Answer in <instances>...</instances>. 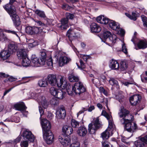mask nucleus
<instances>
[{
    "mask_svg": "<svg viewBox=\"0 0 147 147\" xmlns=\"http://www.w3.org/2000/svg\"><path fill=\"white\" fill-rule=\"evenodd\" d=\"M118 114L120 123L124 125L125 130L131 133L130 136L128 138H129L132 136V133L138 129L137 124L132 122L134 120V116L123 107H121Z\"/></svg>",
    "mask_w": 147,
    "mask_h": 147,
    "instance_id": "1",
    "label": "nucleus"
},
{
    "mask_svg": "<svg viewBox=\"0 0 147 147\" xmlns=\"http://www.w3.org/2000/svg\"><path fill=\"white\" fill-rule=\"evenodd\" d=\"M16 0H9V2L3 6V7L9 14L12 20L14 25L18 31L21 30L22 27L20 26L21 21L19 17L16 13V9L12 5Z\"/></svg>",
    "mask_w": 147,
    "mask_h": 147,
    "instance_id": "2",
    "label": "nucleus"
},
{
    "mask_svg": "<svg viewBox=\"0 0 147 147\" xmlns=\"http://www.w3.org/2000/svg\"><path fill=\"white\" fill-rule=\"evenodd\" d=\"M40 123L43 129V137L48 144H51L54 138L51 129V125L49 121L45 119H41Z\"/></svg>",
    "mask_w": 147,
    "mask_h": 147,
    "instance_id": "3",
    "label": "nucleus"
},
{
    "mask_svg": "<svg viewBox=\"0 0 147 147\" xmlns=\"http://www.w3.org/2000/svg\"><path fill=\"white\" fill-rule=\"evenodd\" d=\"M47 81L51 86H55L57 84V86L65 89L67 87V83L64 76H58L57 78L56 76L49 74L47 78Z\"/></svg>",
    "mask_w": 147,
    "mask_h": 147,
    "instance_id": "4",
    "label": "nucleus"
},
{
    "mask_svg": "<svg viewBox=\"0 0 147 147\" xmlns=\"http://www.w3.org/2000/svg\"><path fill=\"white\" fill-rule=\"evenodd\" d=\"M101 115L106 117L108 120V128L101 134V137L103 139L106 140L109 137L110 131H111L112 134H113L112 131L114 130L115 125L113 123V121L111 115H109L104 110L102 111Z\"/></svg>",
    "mask_w": 147,
    "mask_h": 147,
    "instance_id": "5",
    "label": "nucleus"
},
{
    "mask_svg": "<svg viewBox=\"0 0 147 147\" xmlns=\"http://www.w3.org/2000/svg\"><path fill=\"white\" fill-rule=\"evenodd\" d=\"M66 88L67 92L69 95H71L73 92L80 95L85 91V88L83 84L80 82L76 83L73 86L69 84H67Z\"/></svg>",
    "mask_w": 147,
    "mask_h": 147,
    "instance_id": "6",
    "label": "nucleus"
},
{
    "mask_svg": "<svg viewBox=\"0 0 147 147\" xmlns=\"http://www.w3.org/2000/svg\"><path fill=\"white\" fill-rule=\"evenodd\" d=\"M107 24H108L109 26L112 29L115 30L117 32V33L118 34L123 36L125 34L124 30L120 28L119 24L113 20H109L107 18Z\"/></svg>",
    "mask_w": 147,
    "mask_h": 147,
    "instance_id": "7",
    "label": "nucleus"
},
{
    "mask_svg": "<svg viewBox=\"0 0 147 147\" xmlns=\"http://www.w3.org/2000/svg\"><path fill=\"white\" fill-rule=\"evenodd\" d=\"M101 125V123L99 121L98 117L96 118L94 122L89 125V132L90 134H94L96 131L100 127Z\"/></svg>",
    "mask_w": 147,
    "mask_h": 147,
    "instance_id": "8",
    "label": "nucleus"
},
{
    "mask_svg": "<svg viewBox=\"0 0 147 147\" xmlns=\"http://www.w3.org/2000/svg\"><path fill=\"white\" fill-rule=\"evenodd\" d=\"M103 37L104 39H107L110 44H114L117 40L116 35H112L111 32L108 31H105L103 32Z\"/></svg>",
    "mask_w": 147,
    "mask_h": 147,
    "instance_id": "9",
    "label": "nucleus"
},
{
    "mask_svg": "<svg viewBox=\"0 0 147 147\" xmlns=\"http://www.w3.org/2000/svg\"><path fill=\"white\" fill-rule=\"evenodd\" d=\"M23 139H25L33 142L34 140V137L31 131L27 130H24L22 134Z\"/></svg>",
    "mask_w": 147,
    "mask_h": 147,
    "instance_id": "10",
    "label": "nucleus"
},
{
    "mask_svg": "<svg viewBox=\"0 0 147 147\" xmlns=\"http://www.w3.org/2000/svg\"><path fill=\"white\" fill-rule=\"evenodd\" d=\"M136 147H145V144H147V136L144 137H140L138 140L135 142Z\"/></svg>",
    "mask_w": 147,
    "mask_h": 147,
    "instance_id": "11",
    "label": "nucleus"
},
{
    "mask_svg": "<svg viewBox=\"0 0 147 147\" xmlns=\"http://www.w3.org/2000/svg\"><path fill=\"white\" fill-rule=\"evenodd\" d=\"M66 111L64 107H62L57 109L56 112V116L59 119H63L66 116Z\"/></svg>",
    "mask_w": 147,
    "mask_h": 147,
    "instance_id": "12",
    "label": "nucleus"
},
{
    "mask_svg": "<svg viewBox=\"0 0 147 147\" xmlns=\"http://www.w3.org/2000/svg\"><path fill=\"white\" fill-rule=\"evenodd\" d=\"M141 99V97L139 94H136L129 98V101L132 105H136L138 104Z\"/></svg>",
    "mask_w": 147,
    "mask_h": 147,
    "instance_id": "13",
    "label": "nucleus"
},
{
    "mask_svg": "<svg viewBox=\"0 0 147 147\" xmlns=\"http://www.w3.org/2000/svg\"><path fill=\"white\" fill-rule=\"evenodd\" d=\"M68 20L67 18H64L61 20V23L57 24V26L61 30H65L69 27L68 24Z\"/></svg>",
    "mask_w": 147,
    "mask_h": 147,
    "instance_id": "14",
    "label": "nucleus"
},
{
    "mask_svg": "<svg viewBox=\"0 0 147 147\" xmlns=\"http://www.w3.org/2000/svg\"><path fill=\"white\" fill-rule=\"evenodd\" d=\"M27 50L26 49H19L17 52V55L19 59H22L27 57Z\"/></svg>",
    "mask_w": 147,
    "mask_h": 147,
    "instance_id": "15",
    "label": "nucleus"
},
{
    "mask_svg": "<svg viewBox=\"0 0 147 147\" xmlns=\"http://www.w3.org/2000/svg\"><path fill=\"white\" fill-rule=\"evenodd\" d=\"M71 61V59L69 57L66 56L61 57L59 59V66L61 67L65 64L68 63Z\"/></svg>",
    "mask_w": 147,
    "mask_h": 147,
    "instance_id": "16",
    "label": "nucleus"
},
{
    "mask_svg": "<svg viewBox=\"0 0 147 147\" xmlns=\"http://www.w3.org/2000/svg\"><path fill=\"white\" fill-rule=\"evenodd\" d=\"M38 102L45 109L47 108L48 107L49 105L48 102L45 97L42 95L38 99Z\"/></svg>",
    "mask_w": 147,
    "mask_h": 147,
    "instance_id": "17",
    "label": "nucleus"
},
{
    "mask_svg": "<svg viewBox=\"0 0 147 147\" xmlns=\"http://www.w3.org/2000/svg\"><path fill=\"white\" fill-rule=\"evenodd\" d=\"M91 31L92 32L98 33L100 32L101 29V27L97 24L93 23L90 25Z\"/></svg>",
    "mask_w": 147,
    "mask_h": 147,
    "instance_id": "18",
    "label": "nucleus"
},
{
    "mask_svg": "<svg viewBox=\"0 0 147 147\" xmlns=\"http://www.w3.org/2000/svg\"><path fill=\"white\" fill-rule=\"evenodd\" d=\"M32 64H33L32 65L36 67H39L41 65H43L41 64V61L40 62L39 61L38 59L35 57V56L32 55L31 57Z\"/></svg>",
    "mask_w": 147,
    "mask_h": 147,
    "instance_id": "19",
    "label": "nucleus"
},
{
    "mask_svg": "<svg viewBox=\"0 0 147 147\" xmlns=\"http://www.w3.org/2000/svg\"><path fill=\"white\" fill-rule=\"evenodd\" d=\"M137 45L140 49H145L147 48V41L145 40H140L137 43Z\"/></svg>",
    "mask_w": 147,
    "mask_h": 147,
    "instance_id": "20",
    "label": "nucleus"
},
{
    "mask_svg": "<svg viewBox=\"0 0 147 147\" xmlns=\"http://www.w3.org/2000/svg\"><path fill=\"white\" fill-rule=\"evenodd\" d=\"M66 35L71 42L72 40L74 39L76 37V34L74 31L72 30L71 29H69L67 31Z\"/></svg>",
    "mask_w": 147,
    "mask_h": 147,
    "instance_id": "21",
    "label": "nucleus"
},
{
    "mask_svg": "<svg viewBox=\"0 0 147 147\" xmlns=\"http://www.w3.org/2000/svg\"><path fill=\"white\" fill-rule=\"evenodd\" d=\"M62 131L65 134L69 136L72 133L73 130L70 126L65 125L63 127Z\"/></svg>",
    "mask_w": 147,
    "mask_h": 147,
    "instance_id": "22",
    "label": "nucleus"
},
{
    "mask_svg": "<svg viewBox=\"0 0 147 147\" xmlns=\"http://www.w3.org/2000/svg\"><path fill=\"white\" fill-rule=\"evenodd\" d=\"M42 96L40 93H36L34 92H30L29 93V98L30 99H35L38 101V99Z\"/></svg>",
    "mask_w": 147,
    "mask_h": 147,
    "instance_id": "23",
    "label": "nucleus"
},
{
    "mask_svg": "<svg viewBox=\"0 0 147 147\" xmlns=\"http://www.w3.org/2000/svg\"><path fill=\"white\" fill-rule=\"evenodd\" d=\"M11 54V52L9 50L3 51L1 53V57L3 59H6L9 58Z\"/></svg>",
    "mask_w": 147,
    "mask_h": 147,
    "instance_id": "24",
    "label": "nucleus"
},
{
    "mask_svg": "<svg viewBox=\"0 0 147 147\" xmlns=\"http://www.w3.org/2000/svg\"><path fill=\"white\" fill-rule=\"evenodd\" d=\"M110 68L112 69L118 70L119 67V64L115 60L112 59L110 65Z\"/></svg>",
    "mask_w": 147,
    "mask_h": 147,
    "instance_id": "25",
    "label": "nucleus"
},
{
    "mask_svg": "<svg viewBox=\"0 0 147 147\" xmlns=\"http://www.w3.org/2000/svg\"><path fill=\"white\" fill-rule=\"evenodd\" d=\"M8 50L11 53L16 52L18 49L17 45L14 42H12L9 44L8 46Z\"/></svg>",
    "mask_w": 147,
    "mask_h": 147,
    "instance_id": "26",
    "label": "nucleus"
},
{
    "mask_svg": "<svg viewBox=\"0 0 147 147\" xmlns=\"http://www.w3.org/2000/svg\"><path fill=\"white\" fill-rule=\"evenodd\" d=\"M46 52V50L45 49L41 50L40 52V55H41L40 60L41 61L42 65H44L45 64L47 56Z\"/></svg>",
    "mask_w": 147,
    "mask_h": 147,
    "instance_id": "27",
    "label": "nucleus"
},
{
    "mask_svg": "<svg viewBox=\"0 0 147 147\" xmlns=\"http://www.w3.org/2000/svg\"><path fill=\"white\" fill-rule=\"evenodd\" d=\"M87 132L86 129L83 127H80L77 131L78 134L81 136H85Z\"/></svg>",
    "mask_w": 147,
    "mask_h": 147,
    "instance_id": "28",
    "label": "nucleus"
},
{
    "mask_svg": "<svg viewBox=\"0 0 147 147\" xmlns=\"http://www.w3.org/2000/svg\"><path fill=\"white\" fill-rule=\"evenodd\" d=\"M108 18L104 17L103 16H99L96 18V20L98 22L102 24H107L108 22Z\"/></svg>",
    "mask_w": 147,
    "mask_h": 147,
    "instance_id": "29",
    "label": "nucleus"
},
{
    "mask_svg": "<svg viewBox=\"0 0 147 147\" xmlns=\"http://www.w3.org/2000/svg\"><path fill=\"white\" fill-rule=\"evenodd\" d=\"M14 107L18 111H24L26 109V107L23 103L15 104Z\"/></svg>",
    "mask_w": 147,
    "mask_h": 147,
    "instance_id": "30",
    "label": "nucleus"
},
{
    "mask_svg": "<svg viewBox=\"0 0 147 147\" xmlns=\"http://www.w3.org/2000/svg\"><path fill=\"white\" fill-rule=\"evenodd\" d=\"M31 61L28 58L26 57L22 59V65L25 67L29 66L30 64Z\"/></svg>",
    "mask_w": 147,
    "mask_h": 147,
    "instance_id": "31",
    "label": "nucleus"
},
{
    "mask_svg": "<svg viewBox=\"0 0 147 147\" xmlns=\"http://www.w3.org/2000/svg\"><path fill=\"white\" fill-rule=\"evenodd\" d=\"M51 20L50 19H48L47 20V24H45L43 23L40 21H36V22L38 25L41 26L43 27V28H47L48 26L50 25H51V23H50Z\"/></svg>",
    "mask_w": 147,
    "mask_h": 147,
    "instance_id": "32",
    "label": "nucleus"
},
{
    "mask_svg": "<svg viewBox=\"0 0 147 147\" xmlns=\"http://www.w3.org/2000/svg\"><path fill=\"white\" fill-rule=\"evenodd\" d=\"M38 85L40 87H45L48 85V82L47 80L43 79L38 81Z\"/></svg>",
    "mask_w": 147,
    "mask_h": 147,
    "instance_id": "33",
    "label": "nucleus"
},
{
    "mask_svg": "<svg viewBox=\"0 0 147 147\" xmlns=\"http://www.w3.org/2000/svg\"><path fill=\"white\" fill-rule=\"evenodd\" d=\"M65 94V92H63L61 90H59L56 94V96H55V97L59 99H61L64 97V95Z\"/></svg>",
    "mask_w": 147,
    "mask_h": 147,
    "instance_id": "34",
    "label": "nucleus"
},
{
    "mask_svg": "<svg viewBox=\"0 0 147 147\" xmlns=\"http://www.w3.org/2000/svg\"><path fill=\"white\" fill-rule=\"evenodd\" d=\"M69 80L70 82H76L78 81L79 80V78L78 77L71 74L69 76Z\"/></svg>",
    "mask_w": 147,
    "mask_h": 147,
    "instance_id": "35",
    "label": "nucleus"
},
{
    "mask_svg": "<svg viewBox=\"0 0 147 147\" xmlns=\"http://www.w3.org/2000/svg\"><path fill=\"white\" fill-rule=\"evenodd\" d=\"M65 142H63L62 141L63 140H60V142L64 146H68L70 143L71 140L68 136H67L65 138Z\"/></svg>",
    "mask_w": 147,
    "mask_h": 147,
    "instance_id": "36",
    "label": "nucleus"
},
{
    "mask_svg": "<svg viewBox=\"0 0 147 147\" xmlns=\"http://www.w3.org/2000/svg\"><path fill=\"white\" fill-rule=\"evenodd\" d=\"M28 47L29 48L34 47L38 45L37 42L35 41L32 39H30L28 40Z\"/></svg>",
    "mask_w": 147,
    "mask_h": 147,
    "instance_id": "37",
    "label": "nucleus"
},
{
    "mask_svg": "<svg viewBox=\"0 0 147 147\" xmlns=\"http://www.w3.org/2000/svg\"><path fill=\"white\" fill-rule=\"evenodd\" d=\"M125 15L131 20H132L134 21H135L137 19L136 14L134 12H132V15H131L129 13H126Z\"/></svg>",
    "mask_w": 147,
    "mask_h": 147,
    "instance_id": "38",
    "label": "nucleus"
},
{
    "mask_svg": "<svg viewBox=\"0 0 147 147\" xmlns=\"http://www.w3.org/2000/svg\"><path fill=\"white\" fill-rule=\"evenodd\" d=\"M30 141L25 139H23L21 142L20 145L21 147H27L28 146Z\"/></svg>",
    "mask_w": 147,
    "mask_h": 147,
    "instance_id": "39",
    "label": "nucleus"
},
{
    "mask_svg": "<svg viewBox=\"0 0 147 147\" xmlns=\"http://www.w3.org/2000/svg\"><path fill=\"white\" fill-rule=\"evenodd\" d=\"M35 13L41 18H45L46 16L44 11L38 9L36 10L35 11Z\"/></svg>",
    "mask_w": 147,
    "mask_h": 147,
    "instance_id": "40",
    "label": "nucleus"
},
{
    "mask_svg": "<svg viewBox=\"0 0 147 147\" xmlns=\"http://www.w3.org/2000/svg\"><path fill=\"white\" fill-rule=\"evenodd\" d=\"M59 90L54 87H52L50 88V92L51 95L55 96H56V94Z\"/></svg>",
    "mask_w": 147,
    "mask_h": 147,
    "instance_id": "41",
    "label": "nucleus"
},
{
    "mask_svg": "<svg viewBox=\"0 0 147 147\" xmlns=\"http://www.w3.org/2000/svg\"><path fill=\"white\" fill-rule=\"evenodd\" d=\"M33 32L34 34H37L41 33L42 31L41 27H33Z\"/></svg>",
    "mask_w": 147,
    "mask_h": 147,
    "instance_id": "42",
    "label": "nucleus"
},
{
    "mask_svg": "<svg viewBox=\"0 0 147 147\" xmlns=\"http://www.w3.org/2000/svg\"><path fill=\"white\" fill-rule=\"evenodd\" d=\"M21 136H19L16 139L12 141L11 140H9V142L8 143H11L13 144H15L18 143L20 142L21 140Z\"/></svg>",
    "mask_w": 147,
    "mask_h": 147,
    "instance_id": "43",
    "label": "nucleus"
},
{
    "mask_svg": "<svg viewBox=\"0 0 147 147\" xmlns=\"http://www.w3.org/2000/svg\"><path fill=\"white\" fill-rule=\"evenodd\" d=\"M71 125L74 127H77L79 126V123L74 119H72L71 122Z\"/></svg>",
    "mask_w": 147,
    "mask_h": 147,
    "instance_id": "44",
    "label": "nucleus"
},
{
    "mask_svg": "<svg viewBox=\"0 0 147 147\" xmlns=\"http://www.w3.org/2000/svg\"><path fill=\"white\" fill-rule=\"evenodd\" d=\"M127 67V64L125 62H122L121 63L120 69L121 71L126 69Z\"/></svg>",
    "mask_w": 147,
    "mask_h": 147,
    "instance_id": "45",
    "label": "nucleus"
},
{
    "mask_svg": "<svg viewBox=\"0 0 147 147\" xmlns=\"http://www.w3.org/2000/svg\"><path fill=\"white\" fill-rule=\"evenodd\" d=\"M109 82L110 84L112 85L117 86L118 85V83L117 81L115 79L112 78L109 80Z\"/></svg>",
    "mask_w": 147,
    "mask_h": 147,
    "instance_id": "46",
    "label": "nucleus"
},
{
    "mask_svg": "<svg viewBox=\"0 0 147 147\" xmlns=\"http://www.w3.org/2000/svg\"><path fill=\"white\" fill-rule=\"evenodd\" d=\"M49 68H52L53 67V62L52 58H50L46 62Z\"/></svg>",
    "mask_w": 147,
    "mask_h": 147,
    "instance_id": "47",
    "label": "nucleus"
},
{
    "mask_svg": "<svg viewBox=\"0 0 147 147\" xmlns=\"http://www.w3.org/2000/svg\"><path fill=\"white\" fill-rule=\"evenodd\" d=\"M141 77L142 81L143 82H145L147 81V71H146L145 73L142 75Z\"/></svg>",
    "mask_w": 147,
    "mask_h": 147,
    "instance_id": "48",
    "label": "nucleus"
},
{
    "mask_svg": "<svg viewBox=\"0 0 147 147\" xmlns=\"http://www.w3.org/2000/svg\"><path fill=\"white\" fill-rule=\"evenodd\" d=\"M33 27L28 26L26 28V31L27 33L32 35L33 34Z\"/></svg>",
    "mask_w": 147,
    "mask_h": 147,
    "instance_id": "49",
    "label": "nucleus"
},
{
    "mask_svg": "<svg viewBox=\"0 0 147 147\" xmlns=\"http://www.w3.org/2000/svg\"><path fill=\"white\" fill-rule=\"evenodd\" d=\"M122 51L124 52L125 54H127V50L126 48L125 44L124 42L123 41H122Z\"/></svg>",
    "mask_w": 147,
    "mask_h": 147,
    "instance_id": "50",
    "label": "nucleus"
},
{
    "mask_svg": "<svg viewBox=\"0 0 147 147\" xmlns=\"http://www.w3.org/2000/svg\"><path fill=\"white\" fill-rule=\"evenodd\" d=\"M0 31L1 32L0 33V39L2 40H5L6 39V38L2 30L0 29Z\"/></svg>",
    "mask_w": 147,
    "mask_h": 147,
    "instance_id": "51",
    "label": "nucleus"
},
{
    "mask_svg": "<svg viewBox=\"0 0 147 147\" xmlns=\"http://www.w3.org/2000/svg\"><path fill=\"white\" fill-rule=\"evenodd\" d=\"M66 18H67L68 20L69 19H72L74 17V15L69 13H67L65 14Z\"/></svg>",
    "mask_w": 147,
    "mask_h": 147,
    "instance_id": "52",
    "label": "nucleus"
},
{
    "mask_svg": "<svg viewBox=\"0 0 147 147\" xmlns=\"http://www.w3.org/2000/svg\"><path fill=\"white\" fill-rule=\"evenodd\" d=\"M142 20L143 22V24L144 26L147 28V18L145 16H142Z\"/></svg>",
    "mask_w": 147,
    "mask_h": 147,
    "instance_id": "53",
    "label": "nucleus"
},
{
    "mask_svg": "<svg viewBox=\"0 0 147 147\" xmlns=\"http://www.w3.org/2000/svg\"><path fill=\"white\" fill-rule=\"evenodd\" d=\"M80 57H82L84 60L85 61H87V60L90 59L91 57L90 55H80Z\"/></svg>",
    "mask_w": 147,
    "mask_h": 147,
    "instance_id": "54",
    "label": "nucleus"
},
{
    "mask_svg": "<svg viewBox=\"0 0 147 147\" xmlns=\"http://www.w3.org/2000/svg\"><path fill=\"white\" fill-rule=\"evenodd\" d=\"M69 147H80V144L78 142H74L70 144Z\"/></svg>",
    "mask_w": 147,
    "mask_h": 147,
    "instance_id": "55",
    "label": "nucleus"
},
{
    "mask_svg": "<svg viewBox=\"0 0 147 147\" xmlns=\"http://www.w3.org/2000/svg\"><path fill=\"white\" fill-rule=\"evenodd\" d=\"M50 103L51 105H57L58 104L57 100L55 98H52L50 100Z\"/></svg>",
    "mask_w": 147,
    "mask_h": 147,
    "instance_id": "56",
    "label": "nucleus"
},
{
    "mask_svg": "<svg viewBox=\"0 0 147 147\" xmlns=\"http://www.w3.org/2000/svg\"><path fill=\"white\" fill-rule=\"evenodd\" d=\"M71 7L70 6L65 4H63L62 7V8L63 9L67 10L69 9Z\"/></svg>",
    "mask_w": 147,
    "mask_h": 147,
    "instance_id": "57",
    "label": "nucleus"
},
{
    "mask_svg": "<svg viewBox=\"0 0 147 147\" xmlns=\"http://www.w3.org/2000/svg\"><path fill=\"white\" fill-rule=\"evenodd\" d=\"M6 32L9 33H11L12 34H15L18 37V35L16 33V31L10 30H6Z\"/></svg>",
    "mask_w": 147,
    "mask_h": 147,
    "instance_id": "58",
    "label": "nucleus"
},
{
    "mask_svg": "<svg viewBox=\"0 0 147 147\" xmlns=\"http://www.w3.org/2000/svg\"><path fill=\"white\" fill-rule=\"evenodd\" d=\"M124 96L123 95H119L118 98V100L120 103L123 102L124 100Z\"/></svg>",
    "mask_w": 147,
    "mask_h": 147,
    "instance_id": "59",
    "label": "nucleus"
},
{
    "mask_svg": "<svg viewBox=\"0 0 147 147\" xmlns=\"http://www.w3.org/2000/svg\"><path fill=\"white\" fill-rule=\"evenodd\" d=\"M9 76L8 75L6 74L5 73H0V77L2 78H7Z\"/></svg>",
    "mask_w": 147,
    "mask_h": 147,
    "instance_id": "60",
    "label": "nucleus"
},
{
    "mask_svg": "<svg viewBox=\"0 0 147 147\" xmlns=\"http://www.w3.org/2000/svg\"><path fill=\"white\" fill-rule=\"evenodd\" d=\"M39 111L40 114V119H41V116L43 114H44V111L42 109V108L40 107H39Z\"/></svg>",
    "mask_w": 147,
    "mask_h": 147,
    "instance_id": "61",
    "label": "nucleus"
},
{
    "mask_svg": "<svg viewBox=\"0 0 147 147\" xmlns=\"http://www.w3.org/2000/svg\"><path fill=\"white\" fill-rule=\"evenodd\" d=\"M17 80V78H14L13 77H10L9 78H8V81L9 82H12L13 81H16Z\"/></svg>",
    "mask_w": 147,
    "mask_h": 147,
    "instance_id": "62",
    "label": "nucleus"
},
{
    "mask_svg": "<svg viewBox=\"0 0 147 147\" xmlns=\"http://www.w3.org/2000/svg\"><path fill=\"white\" fill-rule=\"evenodd\" d=\"M80 66L82 68V69H84L85 67V65L84 63L82 61L80 60Z\"/></svg>",
    "mask_w": 147,
    "mask_h": 147,
    "instance_id": "63",
    "label": "nucleus"
},
{
    "mask_svg": "<svg viewBox=\"0 0 147 147\" xmlns=\"http://www.w3.org/2000/svg\"><path fill=\"white\" fill-rule=\"evenodd\" d=\"M29 78V77H26L23 78L22 79V80H27L24 82L23 83H25L28 82L30 81V80L28 79Z\"/></svg>",
    "mask_w": 147,
    "mask_h": 147,
    "instance_id": "64",
    "label": "nucleus"
}]
</instances>
